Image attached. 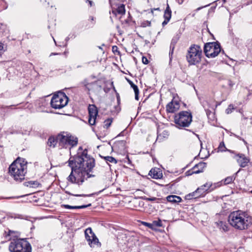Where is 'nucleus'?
Returning a JSON list of instances; mask_svg holds the SVG:
<instances>
[{"instance_id": "nucleus-1", "label": "nucleus", "mask_w": 252, "mask_h": 252, "mask_svg": "<svg viewBox=\"0 0 252 252\" xmlns=\"http://www.w3.org/2000/svg\"><path fill=\"white\" fill-rule=\"evenodd\" d=\"M87 152V149L83 151L80 147L77 155L73 159L69 160L71 172L67 178L68 182L80 186L88 178L94 176L90 173L95 165L94 159L88 155Z\"/></svg>"}, {"instance_id": "nucleus-2", "label": "nucleus", "mask_w": 252, "mask_h": 252, "mask_svg": "<svg viewBox=\"0 0 252 252\" xmlns=\"http://www.w3.org/2000/svg\"><path fill=\"white\" fill-rule=\"evenodd\" d=\"M231 226L238 230H244L252 225V219L247 213L242 211L231 212L228 218Z\"/></svg>"}, {"instance_id": "nucleus-3", "label": "nucleus", "mask_w": 252, "mask_h": 252, "mask_svg": "<svg viewBox=\"0 0 252 252\" xmlns=\"http://www.w3.org/2000/svg\"><path fill=\"white\" fill-rule=\"evenodd\" d=\"M27 169V163L18 158L10 165L9 173L15 181H21L25 178Z\"/></svg>"}, {"instance_id": "nucleus-4", "label": "nucleus", "mask_w": 252, "mask_h": 252, "mask_svg": "<svg viewBox=\"0 0 252 252\" xmlns=\"http://www.w3.org/2000/svg\"><path fill=\"white\" fill-rule=\"evenodd\" d=\"M10 252H32V247L26 239H14L9 245Z\"/></svg>"}, {"instance_id": "nucleus-5", "label": "nucleus", "mask_w": 252, "mask_h": 252, "mask_svg": "<svg viewBox=\"0 0 252 252\" xmlns=\"http://www.w3.org/2000/svg\"><path fill=\"white\" fill-rule=\"evenodd\" d=\"M57 140L60 146L67 148L77 145L78 138L70 133L63 132L57 136Z\"/></svg>"}, {"instance_id": "nucleus-6", "label": "nucleus", "mask_w": 252, "mask_h": 252, "mask_svg": "<svg viewBox=\"0 0 252 252\" xmlns=\"http://www.w3.org/2000/svg\"><path fill=\"white\" fill-rule=\"evenodd\" d=\"M202 50L199 46L191 45L188 51L187 60L190 65H195L201 61Z\"/></svg>"}, {"instance_id": "nucleus-7", "label": "nucleus", "mask_w": 252, "mask_h": 252, "mask_svg": "<svg viewBox=\"0 0 252 252\" xmlns=\"http://www.w3.org/2000/svg\"><path fill=\"white\" fill-rule=\"evenodd\" d=\"M175 123L178 127H188L192 122V115L188 111H182L174 117Z\"/></svg>"}, {"instance_id": "nucleus-8", "label": "nucleus", "mask_w": 252, "mask_h": 252, "mask_svg": "<svg viewBox=\"0 0 252 252\" xmlns=\"http://www.w3.org/2000/svg\"><path fill=\"white\" fill-rule=\"evenodd\" d=\"M68 103V97L63 93L60 92L54 94L51 100V105L54 109H61Z\"/></svg>"}, {"instance_id": "nucleus-9", "label": "nucleus", "mask_w": 252, "mask_h": 252, "mask_svg": "<svg viewBox=\"0 0 252 252\" xmlns=\"http://www.w3.org/2000/svg\"><path fill=\"white\" fill-rule=\"evenodd\" d=\"M204 51L208 58H214L220 52V45L216 42H210L205 44Z\"/></svg>"}, {"instance_id": "nucleus-10", "label": "nucleus", "mask_w": 252, "mask_h": 252, "mask_svg": "<svg viewBox=\"0 0 252 252\" xmlns=\"http://www.w3.org/2000/svg\"><path fill=\"white\" fill-rule=\"evenodd\" d=\"M81 83L88 91L89 94L92 92L97 95L101 91L102 86L99 80L90 83L88 79H85Z\"/></svg>"}, {"instance_id": "nucleus-11", "label": "nucleus", "mask_w": 252, "mask_h": 252, "mask_svg": "<svg viewBox=\"0 0 252 252\" xmlns=\"http://www.w3.org/2000/svg\"><path fill=\"white\" fill-rule=\"evenodd\" d=\"M212 186V184L207 183L198 188L195 191L186 195V198L188 199H191L204 196L206 191L209 190Z\"/></svg>"}, {"instance_id": "nucleus-12", "label": "nucleus", "mask_w": 252, "mask_h": 252, "mask_svg": "<svg viewBox=\"0 0 252 252\" xmlns=\"http://www.w3.org/2000/svg\"><path fill=\"white\" fill-rule=\"evenodd\" d=\"M85 238L91 247H94L98 244V239L93 232L91 227L87 228L85 231Z\"/></svg>"}, {"instance_id": "nucleus-13", "label": "nucleus", "mask_w": 252, "mask_h": 252, "mask_svg": "<svg viewBox=\"0 0 252 252\" xmlns=\"http://www.w3.org/2000/svg\"><path fill=\"white\" fill-rule=\"evenodd\" d=\"M88 111L89 114V123L90 125H94L95 123L96 116L98 114V110L94 104L89 105L88 106Z\"/></svg>"}, {"instance_id": "nucleus-14", "label": "nucleus", "mask_w": 252, "mask_h": 252, "mask_svg": "<svg viewBox=\"0 0 252 252\" xmlns=\"http://www.w3.org/2000/svg\"><path fill=\"white\" fill-rule=\"evenodd\" d=\"M112 149L120 154H124L126 152V142L124 140L117 141L113 144Z\"/></svg>"}, {"instance_id": "nucleus-15", "label": "nucleus", "mask_w": 252, "mask_h": 252, "mask_svg": "<svg viewBox=\"0 0 252 252\" xmlns=\"http://www.w3.org/2000/svg\"><path fill=\"white\" fill-rule=\"evenodd\" d=\"M236 158L237 162L241 167L247 166L250 161L249 158L243 154H238L236 156Z\"/></svg>"}, {"instance_id": "nucleus-16", "label": "nucleus", "mask_w": 252, "mask_h": 252, "mask_svg": "<svg viewBox=\"0 0 252 252\" xmlns=\"http://www.w3.org/2000/svg\"><path fill=\"white\" fill-rule=\"evenodd\" d=\"M180 106L176 101H171L166 106V111L168 113H174L179 109Z\"/></svg>"}, {"instance_id": "nucleus-17", "label": "nucleus", "mask_w": 252, "mask_h": 252, "mask_svg": "<svg viewBox=\"0 0 252 252\" xmlns=\"http://www.w3.org/2000/svg\"><path fill=\"white\" fill-rule=\"evenodd\" d=\"M206 167V163L203 162H200L198 164H196L193 167V171L191 173L189 174V175H191L192 174H198L202 172L204 169Z\"/></svg>"}, {"instance_id": "nucleus-18", "label": "nucleus", "mask_w": 252, "mask_h": 252, "mask_svg": "<svg viewBox=\"0 0 252 252\" xmlns=\"http://www.w3.org/2000/svg\"><path fill=\"white\" fill-rule=\"evenodd\" d=\"M171 13L172 12L169 6L167 4L164 13V21L162 23L163 26L166 25L170 21L171 17Z\"/></svg>"}, {"instance_id": "nucleus-19", "label": "nucleus", "mask_w": 252, "mask_h": 252, "mask_svg": "<svg viewBox=\"0 0 252 252\" xmlns=\"http://www.w3.org/2000/svg\"><path fill=\"white\" fill-rule=\"evenodd\" d=\"M149 175L154 179H160L162 177V172L159 168H152L149 173Z\"/></svg>"}, {"instance_id": "nucleus-20", "label": "nucleus", "mask_w": 252, "mask_h": 252, "mask_svg": "<svg viewBox=\"0 0 252 252\" xmlns=\"http://www.w3.org/2000/svg\"><path fill=\"white\" fill-rule=\"evenodd\" d=\"M217 227L221 231L227 232L229 230V225L226 222L219 221L216 222Z\"/></svg>"}, {"instance_id": "nucleus-21", "label": "nucleus", "mask_w": 252, "mask_h": 252, "mask_svg": "<svg viewBox=\"0 0 252 252\" xmlns=\"http://www.w3.org/2000/svg\"><path fill=\"white\" fill-rule=\"evenodd\" d=\"M166 199L168 202L171 203H179L182 201V198L180 196L175 195H168Z\"/></svg>"}, {"instance_id": "nucleus-22", "label": "nucleus", "mask_w": 252, "mask_h": 252, "mask_svg": "<svg viewBox=\"0 0 252 252\" xmlns=\"http://www.w3.org/2000/svg\"><path fill=\"white\" fill-rule=\"evenodd\" d=\"M91 204H89L87 205H81V206H70L69 205L63 204L62 205V207L67 209H83L87 207L90 206Z\"/></svg>"}, {"instance_id": "nucleus-23", "label": "nucleus", "mask_w": 252, "mask_h": 252, "mask_svg": "<svg viewBox=\"0 0 252 252\" xmlns=\"http://www.w3.org/2000/svg\"><path fill=\"white\" fill-rule=\"evenodd\" d=\"M57 137L55 139L53 137H50L48 140L47 144L50 147H55L57 143Z\"/></svg>"}, {"instance_id": "nucleus-24", "label": "nucleus", "mask_w": 252, "mask_h": 252, "mask_svg": "<svg viewBox=\"0 0 252 252\" xmlns=\"http://www.w3.org/2000/svg\"><path fill=\"white\" fill-rule=\"evenodd\" d=\"M39 185V183L37 181H31L27 183V186L30 188H36Z\"/></svg>"}, {"instance_id": "nucleus-25", "label": "nucleus", "mask_w": 252, "mask_h": 252, "mask_svg": "<svg viewBox=\"0 0 252 252\" xmlns=\"http://www.w3.org/2000/svg\"><path fill=\"white\" fill-rule=\"evenodd\" d=\"M117 12L119 14H124L125 13V6L123 4H122L121 5H120V6H119L117 10Z\"/></svg>"}, {"instance_id": "nucleus-26", "label": "nucleus", "mask_w": 252, "mask_h": 252, "mask_svg": "<svg viewBox=\"0 0 252 252\" xmlns=\"http://www.w3.org/2000/svg\"><path fill=\"white\" fill-rule=\"evenodd\" d=\"M103 158L106 160V162H109L114 163H117L116 159L112 157L107 156V157H103Z\"/></svg>"}, {"instance_id": "nucleus-27", "label": "nucleus", "mask_w": 252, "mask_h": 252, "mask_svg": "<svg viewBox=\"0 0 252 252\" xmlns=\"http://www.w3.org/2000/svg\"><path fill=\"white\" fill-rule=\"evenodd\" d=\"M235 179V177L233 176L227 177L224 180V184L226 185L231 183Z\"/></svg>"}, {"instance_id": "nucleus-28", "label": "nucleus", "mask_w": 252, "mask_h": 252, "mask_svg": "<svg viewBox=\"0 0 252 252\" xmlns=\"http://www.w3.org/2000/svg\"><path fill=\"white\" fill-rule=\"evenodd\" d=\"M112 120L111 119H108L105 120L104 122V127L106 128H108L111 125Z\"/></svg>"}, {"instance_id": "nucleus-29", "label": "nucleus", "mask_w": 252, "mask_h": 252, "mask_svg": "<svg viewBox=\"0 0 252 252\" xmlns=\"http://www.w3.org/2000/svg\"><path fill=\"white\" fill-rule=\"evenodd\" d=\"M175 43H176V42L174 41V40H172L171 41V45H170V50L169 52V56H171L173 54Z\"/></svg>"}, {"instance_id": "nucleus-30", "label": "nucleus", "mask_w": 252, "mask_h": 252, "mask_svg": "<svg viewBox=\"0 0 252 252\" xmlns=\"http://www.w3.org/2000/svg\"><path fill=\"white\" fill-rule=\"evenodd\" d=\"M153 226L160 227L162 226V222L160 219L158 220L153 221Z\"/></svg>"}, {"instance_id": "nucleus-31", "label": "nucleus", "mask_w": 252, "mask_h": 252, "mask_svg": "<svg viewBox=\"0 0 252 252\" xmlns=\"http://www.w3.org/2000/svg\"><path fill=\"white\" fill-rule=\"evenodd\" d=\"M218 150L219 151H220V152H223V151H225L226 148L225 147V145L223 142H221L220 144V145L218 147Z\"/></svg>"}, {"instance_id": "nucleus-32", "label": "nucleus", "mask_w": 252, "mask_h": 252, "mask_svg": "<svg viewBox=\"0 0 252 252\" xmlns=\"http://www.w3.org/2000/svg\"><path fill=\"white\" fill-rule=\"evenodd\" d=\"M67 193H68V194H70V195H73V196H92L94 194L92 193V194H72V193H70V192H66Z\"/></svg>"}, {"instance_id": "nucleus-33", "label": "nucleus", "mask_w": 252, "mask_h": 252, "mask_svg": "<svg viewBox=\"0 0 252 252\" xmlns=\"http://www.w3.org/2000/svg\"><path fill=\"white\" fill-rule=\"evenodd\" d=\"M131 86L133 88L135 94H139V90L136 85L132 83L131 84Z\"/></svg>"}, {"instance_id": "nucleus-34", "label": "nucleus", "mask_w": 252, "mask_h": 252, "mask_svg": "<svg viewBox=\"0 0 252 252\" xmlns=\"http://www.w3.org/2000/svg\"><path fill=\"white\" fill-rule=\"evenodd\" d=\"M131 86L133 88L135 94H139V90L136 85L132 83L131 84Z\"/></svg>"}, {"instance_id": "nucleus-35", "label": "nucleus", "mask_w": 252, "mask_h": 252, "mask_svg": "<svg viewBox=\"0 0 252 252\" xmlns=\"http://www.w3.org/2000/svg\"><path fill=\"white\" fill-rule=\"evenodd\" d=\"M233 109V106L232 105H229L228 107L226 109V113L227 114H230L232 112V110Z\"/></svg>"}, {"instance_id": "nucleus-36", "label": "nucleus", "mask_w": 252, "mask_h": 252, "mask_svg": "<svg viewBox=\"0 0 252 252\" xmlns=\"http://www.w3.org/2000/svg\"><path fill=\"white\" fill-rule=\"evenodd\" d=\"M142 223L144 225L148 226L149 228H153V222L152 223H150L146 222H143Z\"/></svg>"}, {"instance_id": "nucleus-37", "label": "nucleus", "mask_w": 252, "mask_h": 252, "mask_svg": "<svg viewBox=\"0 0 252 252\" xmlns=\"http://www.w3.org/2000/svg\"><path fill=\"white\" fill-rule=\"evenodd\" d=\"M150 24H151V22L148 21H147L146 22H143L141 24V26L143 27H146L147 26H150Z\"/></svg>"}, {"instance_id": "nucleus-38", "label": "nucleus", "mask_w": 252, "mask_h": 252, "mask_svg": "<svg viewBox=\"0 0 252 252\" xmlns=\"http://www.w3.org/2000/svg\"><path fill=\"white\" fill-rule=\"evenodd\" d=\"M142 63L145 64H147L149 63L148 60L147 59V58L146 57H142Z\"/></svg>"}, {"instance_id": "nucleus-39", "label": "nucleus", "mask_w": 252, "mask_h": 252, "mask_svg": "<svg viewBox=\"0 0 252 252\" xmlns=\"http://www.w3.org/2000/svg\"><path fill=\"white\" fill-rule=\"evenodd\" d=\"M146 199L148 201H153L156 200L158 199L156 197H151V198H147Z\"/></svg>"}, {"instance_id": "nucleus-40", "label": "nucleus", "mask_w": 252, "mask_h": 252, "mask_svg": "<svg viewBox=\"0 0 252 252\" xmlns=\"http://www.w3.org/2000/svg\"><path fill=\"white\" fill-rule=\"evenodd\" d=\"M228 85L230 87H232L234 85V84L232 83L231 81H229Z\"/></svg>"}, {"instance_id": "nucleus-41", "label": "nucleus", "mask_w": 252, "mask_h": 252, "mask_svg": "<svg viewBox=\"0 0 252 252\" xmlns=\"http://www.w3.org/2000/svg\"><path fill=\"white\" fill-rule=\"evenodd\" d=\"M12 218H19V219H21V218H22L21 216V215H15V216H14V217H13V216H12Z\"/></svg>"}, {"instance_id": "nucleus-42", "label": "nucleus", "mask_w": 252, "mask_h": 252, "mask_svg": "<svg viewBox=\"0 0 252 252\" xmlns=\"http://www.w3.org/2000/svg\"><path fill=\"white\" fill-rule=\"evenodd\" d=\"M89 20L93 22H94V18L93 16H91V17H90L89 18Z\"/></svg>"}, {"instance_id": "nucleus-43", "label": "nucleus", "mask_w": 252, "mask_h": 252, "mask_svg": "<svg viewBox=\"0 0 252 252\" xmlns=\"http://www.w3.org/2000/svg\"><path fill=\"white\" fill-rule=\"evenodd\" d=\"M135 98L136 100H138V94H135Z\"/></svg>"}, {"instance_id": "nucleus-44", "label": "nucleus", "mask_w": 252, "mask_h": 252, "mask_svg": "<svg viewBox=\"0 0 252 252\" xmlns=\"http://www.w3.org/2000/svg\"><path fill=\"white\" fill-rule=\"evenodd\" d=\"M234 135H235V137H236L237 138H239V139H241V140L242 139V140L244 142V143H246V142L244 140V139H242L241 137H239L238 136H237V135H235V134Z\"/></svg>"}, {"instance_id": "nucleus-45", "label": "nucleus", "mask_w": 252, "mask_h": 252, "mask_svg": "<svg viewBox=\"0 0 252 252\" xmlns=\"http://www.w3.org/2000/svg\"><path fill=\"white\" fill-rule=\"evenodd\" d=\"M87 1H88V2H89V4H90V6H92V5H93V2L92 1H91V0H87Z\"/></svg>"}, {"instance_id": "nucleus-46", "label": "nucleus", "mask_w": 252, "mask_h": 252, "mask_svg": "<svg viewBox=\"0 0 252 252\" xmlns=\"http://www.w3.org/2000/svg\"><path fill=\"white\" fill-rule=\"evenodd\" d=\"M3 49V46L2 43L0 42V51H2Z\"/></svg>"}, {"instance_id": "nucleus-47", "label": "nucleus", "mask_w": 252, "mask_h": 252, "mask_svg": "<svg viewBox=\"0 0 252 252\" xmlns=\"http://www.w3.org/2000/svg\"><path fill=\"white\" fill-rule=\"evenodd\" d=\"M59 54V53H52L50 55V56H52V55H58Z\"/></svg>"}, {"instance_id": "nucleus-48", "label": "nucleus", "mask_w": 252, "mask_h": 252, "mask_svg": "<svg viewBox=\"0 0 252 252\" xmlns=\"http://www.w3.org/2000/svg\"><path fill=\"white\" fill-rule=\"evenodd\" d=\"M117 48V46H113V47L112 49H113V52H114V49L115 48Z\"/></svg>"}, {"instance_id": "nucleus-49", "label": "nucleus", "mask_w": 252, "mask_h": 252, "mask_svg": "<svg viewBox=\"0 0 252 252\" xmlns=\"http://www.w3.org/2000/svg\"><path fill=\"white\" fill-rule=\"evenodd\" d=\"M91 78H92L93 79H94L95 78V77L94 76L92 75Z\"/></svg>"}, {"instance_id": "nucleus-50", "label": "nucleus", "mask_w": 252, "mask_h": 252, "mask_svg": "<svg viewBox=\"0 0 252 252\" xmlns=\"http://www.w3.org/2000/svg\"><path fill=\"white\" fill-rule=\"evenodd\" d=\"M126 158H127V159H128V161H129V159L128 157H126Z\"/></svg>"}, {"instance_id": "nucleus-51", "label": "nucleus", "mask_w": 252, "mask_h": 252, "mask_svg": "<svg viewBox=\"0 0 252 252\" xmlns=\"http://www.w3.org/2000/svg\"><path fill=\"white\" fill-rule=\"evenodd\" d=\"M216 188V187H215L214 188H213L212 189H211V190H213V189H214V188Z\"/></svg>"}, {"instance_id": "nucleus-52", "label": "nucleus", "mask_w": 252, "mask_h": 252, "mask_svg": "<svg viewBox=\"0 0 252 252\" xmlns=\"http://www.w3.org/2000/svg\"><path fill=\"white\" fill-rule=\"evenodd\" d=\"M155 9V10H159V8H157V9Z\"/></svg>"}, {"instance_id": "nucleus-53", "label": "nucleus", "mask_w": 252, "mask_h": 252, "mask_svg": "<svg viewBox=\"0 0 252 252\" xmlns=\"http://www.w3.org/2000/svg\"><path fill=\"white\" fill-rule=\"evenodd\" d=\"M251 192V193H252V190Z\"/></svg>"}]
</instances>
